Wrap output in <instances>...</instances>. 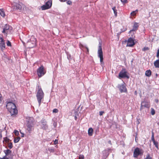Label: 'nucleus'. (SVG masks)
I'll list each match as a JSON object with an SVG mask.
<instances>
[{"label":"nucleus","mask_w":159,"mask_h":159,"mask_svg":"<svg viewBox=\"0 0 159 159\" xmlns=\"http://www.w3.org/2000/svg\"><path fill=\"white\" fill-rule=\"evenodd\" d=\"M148 50V47H145V48H144L143 49V50L144 51H146V50Z\"/></svg>","instance_id":"37"},{"label":"nucleus","mask_w":159,"mask_h":159,"mask_svg":"<svg viewBox=\"0 0 159 159\" xmlns=\"http://www.w3.org/2000/svg\"><path fill=\"white\" fill-rule=\"evenodd\" d=\"M118 78L119 79H121L124 78H129V76L127 75V72L125 69H123L120 72L119 74Z\"/></svg>","instance_id":"8"},{"label":"nucleus","mask_w":159,"mask_h":159,"mask_svg":"<svg viewBox=\"0 0 159 159\" xmlns=\"http://www.w3.org/2000/svg\"><path fill=\"white\" fill-rule=\"evenodd\" d=\"M7 45L8 46H11V43L9 41L7 40Z\"/></svg>","instance_id":"27"},{"label":"nucleus","mask_w":159,"mask_h":159,"mask_svg":"<svg viewBox=\"0 0 159 159\" xmlns=\"http://www.w3.org/2000/svg\"><path fill=\"white\" fill-rule=\"evenodd\" d=\"M136 93V91H135V93Z\"/></svg>","instance_id":"49"},{"label":"nucleus","mask_w":159,"mask_h":159,"mask_svg":"<svg viewBox=\"0 0 159 159\" xmlns=\"http://www.w3.org/2000/svg\"><path fill=\"white\" fill-rule=\"evenodd\" d=\"M53 126L55 127H56L57 125V123L56 122H54L53 124Z\"/></svg>","instance_id":"38"},{"label":"nucleus","mask_w":159,"mask_h":159,"mask_svg":"<svg viewBox=\"0 0 159 159\" xmlns=\"http://www.w3.org/2000/svg\"><path fill=\"white\" fill-rule=\"evenodd\" d=\"M81 46L82 47H83V45H81Z\"/></svg>","instance_id":"48"},{"label":"nucleus","mask_w":159,"mask_h":159,"mask_svg":"<svg viewBox=\"0 0 159 159\" xmlns=\"http://www.w3.org/2000/svg\"><path fill=\"white\" fill-rule=\"evenodd\" d=\"M39 126L40 129L46 130L48 129V125L45 120H42L39 123Z\"/></svg>","instance_id":"5"},{"label":"nucleus","mask_w":159,"mask_h":159,"mask_svg":"<svg viewBox=\"0 0 159 159\" xmlns=\"http://www.w3.org/2000/svg\"><path fill=\"white\" fill-rule=\"evenodd\" d=\"M38 89L36 97L39 103V105L40 106L41 103V100L43 98L44 93L40 87L39 86Z\"/></svg>","instance_id":"3"},{"label":"nucleus","mask_w":159,"mask_h":159,"mask_svg":"<svg viewBox=\"0 0 159 159\" xmlns=\"http://www.w3.org/2000/svg\"><path fill=\"white\" fill-rule=\"evenodd\" d=\"M151 114L152 115H154L155 114V111L152 108H151Z\"/></svg>","instance_id":"26"},{"label":"nucleus","mask_w":159,"mask_h":159,"mask_svg":"<svg viewBox=\"0 0 159 159\" xmlns=\"http://www.w3.org/2000/svg\"><path fill=\"white\" fill-rule=\"evenodd\" d=\"M14 134L16 136H18L19 134V131L17 130H15L13 132Z\"/></svg>","instance_id":"25"},{"label":"nucleus","mask_w":159,"mask_h":159,"mask_svg":"<svg viewBox=\"0 0 159 159\" xmlns=\"http://www.w3.org/2000/svg\"><path fill=\"white\" fill-rule=\"evenodd\" d=\"M151 74V71L150 70H147L145 72V75L148 77L150 76Z\"/></svg>","instance_id":"19"},{"label":"nucleus","mask_w":159,"mask_h":159,"mask_svg":"<svg viewBox=\"0 0 159 159\" xmlns=\"http://www.w3.org/2000/svg\"><path fill=\"white\" fill-rule=\"evenodd\" d=\"M12 5L17 9L20 10L22 8L21 3L14 2L12 4Z\"/></svg>","instance_id":"14"},{"label":"nucleus","mask_w":159,"mask_h":159,"mask_svg":"<svg viewBox=\"0 0 159 159\" xmlns=\"http://www.w3.org/2000/svg\"><path fill=\"white\" fill-rule=\"evenodd\" d=\"M138 23H135L134 24L133 26V29L130 30L129 32H131L135 30H136L137 28L138 27Z\"/></svg>","instance_id":"17"},{"label":"nucleus","mask_w":159,"mask_h":159,"mask_svg":"<svg viewBox=\"0 0 159 159\" xmlns=\"http://www.w3.org/2000/svg\"><path fill=\"white\" fill-rule=\"evenodd\" d=\"M152 141L154 144L155 145L156 147L158 149V143L156 141H155V140H152Z\"/></svg>","instance_id":"24"},{"label":"nucleus","mask_w":159,"mask_h":159,"mask_svg":"<svg viewBox=\"0 0 159 159\" xmlns=\"http://www.w3.org/2000/svg\"><path fill=\"white\" fill-rule=\"evenodd\" d=\"M0 48L2 51L5 48V45L4 40L2 38L0 37Z\"/></svg>","instance_id":"12"},{"label":"nucleus","mask_w":159,"mask_h":159,"mask_svg":"<svg viewBox=\"0 0 159 159\" xmlns=\"http://www.w3.org/2000/svg\"><path fill=\"white\" fill-rule=\"evenodd\" d=\"M145 159H152V158L150 157L149 155L148 154L147 155L146 157L145 158Z\"/></svg>","instance_id":"32"},{"label":"nucleus","mask_w":159,"mask_h":159,"mask_svg":"<svg viewBox=\"0 0 159 159\" xmlns=\"http://www.w3.org/2000/svg\"><path fill=\"white\" fill-rule=\"evenodd\" d=\"M6 107L8 111L11 116L14 115L17 113V110L15 104L12 102H8L7 103Z\"/></svg>","instance_id":"1"},{"label":"nucleus","mask_w":159,"mask_h":159,"mask_svg":"<svg viewBox=\"0 0 159 159\" xmlns=\"http://www.w3.org/2000/svg\"><path fill=\"white\" fill-rule=\"evenodd\" d=\"M67 3L68 5H71L72 4V2L71 1L69 0L67 2Z\"/></svg>","instance_id":"36"},{"label":"nucleus","mask_w":159,"mask_h":159,"mask_svg":"<svg viewBox=\"0 0 159 159\" xmlns=\"http://www.w3.org/2000/svg\"><path fill=\"white\" fill-rule=\"evenodd\" d=\"M112 9L114 13L115 14V16H116L117 15V10L116 9V7H114L113 8H112Z\"/></svg>","instance_id":"22"},{"label":"nucleus","mask_w":159,"mask_h":159,"mask_svg":"<svg viewBox=\"0 0 159 159\" xmlns=\"http://www.w3.org/2000/svg\"><path fill=\"white\" fill-rule=\"evenodd\" d=\"M8 147H9V148H12V144L11 143H10L9 144Z\"/></svg>","instance_id":"35"},{"label":"nucleus","mask_w":159,"mask_h":159,"mask_svg":"<svg viewBox=\"0 0 159 159\" xmlns=\"http://www.w3.org/2000/svg\"><path fill=\"white\" fill-rule=\"evenodd\" d=\"M0 14L3 17L5 16V14L3 9H0Z\"/></svg>","instance_id":"21"},{"label":"nucleus","mask_w":159,"mask_h":159,"mask_svg":"<svg viewBox=\"0 0 159 159\" xmlns=\"http://www.w3.org/2000/svg\"><path fill=\"white\" fill-rule=\"evenodd\" d=\"M110 149H108V150H105L103 151V154L104 155V156L105 157H107L109 155V151Z\"/></svg>","instance_id":"15"},{"label":"nucleus","mask_w":159,"mask_h":159,"mask_svg":"<svg viewBox=\"0 0 159 159\" xmlns=\"http://www.w3.org/2000/svg\"><path fill=\"white\" fill-rule=\"evenodd\" d=\"M53 143L52 144H54L55 145L58 143V140H55L54 141H53Z\"/></svg>","instance_id":"30"},{"label":"nucleus","mask_w":159,"mask_h":159,"mask_svg":"<svg viewBox=\"0 0 159 159\" xmlns=\"http://www.w3.org/2000/svg\"><path fill=\"white\" fill-rule=\"evenodd\" d=\"M158 125H159V122L158 123H157Z\"/></svg>","instance_id":"47"},{"label":"nucleus","mask_w":159,"mask_h":159,"mask_svg":"<svg viewBox=\"0 0 159 159\" xmlns=\"http://www.w3.org/2000/svg\"><path fill=\"white\" fill-rule=\"evenodd\" d=\"M36 39L34 36H31L30 39L27 41V45L30 48L34 47L36 45Z\"/></svg>","instance_id":"4"},{"label":"nucleus","mask_w":159,"mask_h":159,"mask_svg":"<svg viewBox=\"0 0 159 159\" xmlns=\"http://www.w3.org/2000/svg\"><path fill=\"white\" fill-rule=\"evenodd\" d=\"M138 10H136L135 11H133L130 13V15L131 16H135L137 13V12L138 11Z\"/></svg>","instance_id":"23"},{"label":"nucleus","mask_w":159,"mask_h":159,"mask_svg":"<svg viewBox=\"0 0 159 159\" xmlns=\"http://www.w3.org/2000/svg\"><path fill=\"white\" fill-rule=\"evenodd\" d=\"M110 142H111L110 141H109V143H110Z\"/></svg>","instance_id":"46"},{"label":"nucleus","mask_w":159,"mask_h":159,"mask_svg":"<svg viewBox=\"0 0 159 159\" xmlns=\"http://www.w3.org/2000/svg\"><path fill=\"white\" fill-rule=\"evenodd\" d=\"M58 111V110L56 108L54 109L52 111V112L53 113H57Z\"/></svg>","instance_id":"28"},{"label":"nucleus","mask_w":159,"mask_h":159,"mask_svg":"<svg viewBox=\"0 0 159 159\" xmlns=\"http://www.w3.org/2000/svg\"><path fill=\"white\" fill-rule=\"evenodd\" d=\"M75 119L76 120V118H77V117H76V116H75Z\"/></svg>","instance_id":"45"},{"label":"nucleus","mask_w":159,"mask_h":159,"mask_svg":"<svg viewBox=\"0 0 159 159\" xmlns=\"http://www.w3.org/2000/svg\"><path fill=\"white\" fill-rule=\"evenodd\" d=\"M52 5V2L51 1L47 2L45 5H43L41 7L42 10H44L50 8Z\"/></svg>","instance_id":"9"},{"label":"nucleus","mask_w":159,"mask_h":159,"mask_svg":"<svg viewBox=\"0 0 159 159\" xmlns=\"http://www.w3.org/2000/svg\"><path fill=\"white\" fill-rule=\"evenodd\" d=\"M104 113V111H100L99 112V115L100 116H102L103 115V114Z\"/></svg>","instance_id":"34"},{"label":"nucleus","mask_w":159,"mask_h":159,"mask_svg":"<svg viewBox=\"0 0 159 159\" xmlns=\"http://www.w3.org/2000/svg\"><path fill=\"white\" fill-rule=\"evenodd\" d=\"M20 133L21 134V136L22 138L24 137L25 134L24 133L22 132L21 131H20Z\"/></svg>","instance_id":"33"},{"label":"nucleus","mask_w":159,"mask_h":159,"mask_svg":"<svg viewBox=\"0 0 159 159\" xmlns=\"http://www.w3.org/2000/svg\"><path fill=\"white\" fill-rule=\"evenodd\" d=\"M4 152L5 153L6 155L7 156L11 153V151L9 149H7L6 150H4Z\"/></svg>","instance_id":"20"},{"label":"nucleus","mask_w":159,"mask_h":159,"mask_svg":"<svg viewBox=\"0 0 159 159\" xmlns=\"http://www.w3.org/2000/svg\"><path fill=\"white\" fill-rule=\"evenodd\" d=\"M86 48L87 49V52H89V49H88V48L86 47Z\"/></svg>","instance_id":"44"},{"label":"nucleus","mask_w":159,"mask_h":159,"mask_svg":"<svg viewBox=\"0 0 159 159\" xmlns=\"http://www.w3.org/2000/svg\"><path fill=\"white\" fill-rule=\"evenodd\" d=\"M118 88L121 93L126 92L127 91V89L124 82H123L122 84H118Z\"/></svg>","instance_id":"10"},{"label":"nucleus","mask_w":159,"mask_h":159,"mask_svg":"<svg viewBox=\"0 0 159 159\" xmlns=\"http://www.w3.org/2000/svg\"><path fill=\"white\" fill-rule=\"evenodd\" d=\"M12 29L11 27L7 24H6L3 27L2 32L5 35H7L11 33Z\"/></svg>","instance_id":"7"},{"label":"nucleus","mask_w":159,"mask_h":159,"mask_svg":"<svg viewBox=\"0 0 159 159\" xmlns=\"http://www.w3.org/2000/svg\"><path fill=\"white\" fill-rule=\"evenodd\" d=\"M143 153L142 151L139 148H136L134 152L133 156L134 157H137L139 155Z\"/></svg>","instance_id":"11"},{"label":"nucleus","mask_w":159,"mask_h":159,"mask_svg":"<svg viewBox=\"0 0 159 159\" xmlns=\"http://www.w3.org/2000/svg\"><path fill=\"white\" fill-rule=\"evenodd\" d=\"M46 72V71L43 66L39 67L37 71V74L39 77L43 76L45 74Z\"/></svg>","instance_id":"6"},{"label":"nucleus","mask_w":159,"mask_h":159,"mask_svg":"<svg viewBox=\"0 0 159 159\" xmlns=\"http://www.w3.org/2000/svg\"><path fill=\"white\" fill-rule=\"evenodd\" d=\"M84 156L83 155H80L79 159H84Z\"/></svg>","instance_id":"29"},{"label":"nucleus","mask_w":159,"mask_h":159,"mask_svg":"<svg viewBox=\"0 0 159 159\" xmlns=\"http://www.w3.org/2000/svg\"><path fill=\"white\" fill-rule=\"evenodd\" d=\"M121 2L123 4H125L127 2V0H120Z\"/></svg>","instance_id":"31"},{"label":"nucleus","mask_w":159,"mask_h":159,"mask_svg":"<svg viewBox=\"0 0 159 159\" xmlns=\"http://www.w3.org/2000/svg\"><path fill=\"white\" fill-rule=\"evenodd\" d=\"M66 0H60V1L61 2H65Z\"/></svg>","instance_id":"41"},{"label":"nucleus","mask_w":159,"mask_h":159,"mask_svg":"<svg viewBox=\"0 0 159 159\" xmlns=\"http://www.w3.org/2000/svg\"><path fill=\"white\" fill-rule=\"evenodd\" d=\"M135 44L134 41L133 39L130 38H129L127 41V46L131 47L133 46Z\"/></svg>","instance_id":"13"},{"label":"nucleus","mask_w":159,"mask_h":159,"mask_svg":"<svg viewBox=\"0 0 159 159\" xmlns=\"http://www.w3.org/2000/svg\"><path fill=\"white\" fill-rule=\"evenodd\" d=\"M16 138V139H20V136H18V137H17Z\"/></svg>","instance_id":"42"},{"label":"nucleus","mask_w":159,"mask_h":159,"mask_svg":"<svg viewBox=\"0 0 159 159\" xmlns=\"http://www.w3.org/2000/svg\"><path fill=\"white\" fill-rule=\"evenodd\" d=\"M155 102H156V103H158V99H156L155 100Z\"/></svg>","instance_id":"40"},{"label":"nucleus","mask_w":159,"mask_h":159,"mask_svg":"<svg viewBox=\"0 0 159 159\" xmlns=\"http://www.w3.org/2000/svg\"><path fill=\"white\" fill-rule=\"evenodd\" d=\"M143 107H149V105L148 103H146L144 102H143L141 103V108H142Z\"/></svg>","instance_id":"16"},{"label":"nucleus","mask_w":159,"mask_h":159,"mask_svg":"<svg viewBox=\"0 0 159 159\" xmlns=\"http://www.w3.org/2000/svg\"><path fill=\"white\" fill-rule=\"evenodd\" d=\"M93 129L92 128H90L88 130V134L89 135L92 136L93 134Z\"/></svg>","instance_id":"18"},{"label":"nucleus","mask_w":159,"mask_h":159,"mask_svg":"<svg viewBox=\"0 0 159 159\" xmlns=\"http://www.w3.org/2000/svg\"><path fill=\"white\" fill-rule=\"evenodd\" d=\"M98 56L100 58L101 65L103 68L104 65V63L103 61V52L102 47V44L99 43L98 51Z\"/></svg>","instance_id":"2"},{"label":"nucleus","mask_w":159,"mask_h":159,"mask_svg":"<svg viewBox=\"0 0 159 159\" xmlns=\"http://www.w3.org/2000/svg\"><path fill=\"white\" fill-rule=\"evenodd\" d=\"M14 140V142L15 143H18L19 142V140Z\"/></svg>","instance_id":"39"},{"label":"nucleus","mask_w":159,"mask_h":159,"mask_svg":"<svg viewBox=\"0 0 159 159\" xmlns=\"http://www.w3.org/2000/svg\"><path fill=\"white\" fill-rule=\"evenodd\" d=\"M1 159H9L5 157H3Z\"/></svg>","instance_id":"43"}]
</instances>
